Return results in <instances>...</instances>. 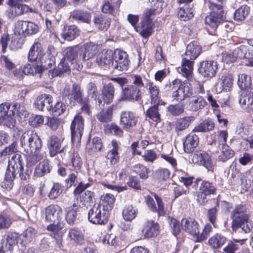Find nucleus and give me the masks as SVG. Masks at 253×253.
Returning <instances> with one entry per match:
<instances>
[{
    "label": "nucleus",
    "mask_w": 253,
    "mask_h": 253,
    "mask_svg": "<svg viewBox=\"0 0 253 253\" xmlns=\"http://www.w3.org/2000/svg\"><path fill=\"white\" fill-rule=\"evenodd\" d=\"M45 218L48 222L56 223L62 218L63 211L62 208L57 205H50L44 211Z\"/></svg>",
    "instance_id": "nucleus-17"
},
{
    "label": "nucleus",
    "mask_w": 253,
    "mask_h": 253,
    "mask_svg": "<svg viewBox=\"0 0 253 253\" xmlns=\"http://www.w3.org/2000/svg\"><path fill=\"white\" fill-rule=\"evenodd\" d=\"M68 237L75 243L82 244L84 241V236L82 232L77 228L69 229Z\"/></svg>",
    "instance_id": "nucleus-44"
},
{
    "label": "nucleus",
    "mask_w": 253,
    "mask_h": 253,
    "mask_svg": "<svg viewBox=\"0 0 253 253\" xmlns=\"http://www.w3.org/2000/svg\"><path fill=\"white\" fill-rule=\"evenodd\" d=\"M113 148L107 153L106 158L109 161L110 164L112 165L116 164L119 160V156L118 152V145L117 141L112 140L111 142Z\"/></svg>",
    "instance_id": "nucleus-42"
},
{
    "label": "nucleus",
    "mask_w": 253,
    "mask_h": 253,
    "mask_svg": "<svg viewBox=\"0 0 253 253\" xmlns=\"http://www.w3.org/2000/svg\"><path fill=\"white\" fill-rule=\"evenodd\" d=\"M120 101H142V92L140 88L133 84L127 85L122 88Z\"/></svg>",
    "instance_id": "nucleus-9"
},
{
    "label": "nucleus",
    "mask_w": 253,
    "mask_h": 253,
    "mask_svg": "<svg viewBox=\"0 0 253 253\" xmlns=\"http://www.w3.org/2000/svg\"><path fill=\"white\" fill-rule=\"evenodd\" d=\"M75 197L77 200L79 207H87L92 203L93 193L90 191H81L78 193L74 191Z\"/></svg>",
    "instance_id": "nucleus-25"
},
{
    "label": "nucleus",
    "mask_w": 253,
    "mask_h": 253,
    "mask_svg": "<svg viewBox=\"0 0 253 253\" xmlns=\"http://www.w3.org/2000/svg\"><path fill=\"white\" fill-rule=\"evenodd\" d=\"M63 190V187L59 183L53 184L49 194L48 197L51 200H54L59 196Z\"/></svg>",
    "instance_id": "nucleus-63"
},
{
    "label": "nucleus",
    "mask_w": 253,
    "mask_h": 253,
    "mask_svg": "<svg viewBox=\"0 0 253 253\" xmlns=\"http://www.w3.org/2000/svg\"><path fill=\"white\" fill-rule=\"evenodd\" d=\"M137 210L131 205L126 207L123 211L124 218L127 221H131L136 216Z\"/></svg>",
    "instance_id": "nucleus-55"
},
{
    "label": "nucleus",
    "mask_w": 253,
    "mask_h": 253,
    "mask_svg": "<svg viewBox=\"0 0 253 253\" xmlns=\"http://www.w3.org/2000/svg\"><path fill=\"white\" fill-rule=\"evenodd\" d=\"M233 82V77L232 75L222 76L215 85L217 92H221L222 90L228 91L232 87Z\"/></svg>",
    "instance_id": "nucleus-31"
},
{
    "label": "nucleus",
    "mask_w": 253,
    "mask_h": 253,
    "mask_svg": "<svg viewBox=\"0 0 253 253\" xmlns=\"http://www.w3.org/2000/svg\"><path fill=\"white\" fill-rule=\"evenodd\" d=\"M231 218L232 219V229L236 231L238 226L240 225L242 221L247 220L249 218L246 213V208L243 205H239L235 207L231 212Z\"/></svg>",
    "instance_id": "nucleus-11"
},
{
    "label": "nucleus",
    "mask_w": 253,
    "mask_h": 253,
    "mask_svg": "<svg viewBox=\"0 0 253 253\" xmlns=\"http://www.w3.org/2000/svg\"><path fill=\"white\" fill-rule=\"evenodd\" d=\"M195 119V118L192 116L177 119L173 124L175 131L179 132L187 129Z\"/></svg>",
    "instance_id": "nucleus-35"
},
{
    "label": "nucleus",
    "mask_w": 253,
    "mask_h": 253,
    "mask_svg": "<svg viewBox=\"0 0 253 253\" xmlns=\"http://www.w3.org/2000/svg\"><path fill=\"white\" fill-rule=\"evenodd\" d=\"M63 96L67 97L71 101L73 100L79 103H83V93L80 86L74 84L72 86L66 85L63 90Z\"/></svg>",
    "instance_id": "nucleus-15"
},
{
    "label": "nucleus",
    "mask_w": 253,
    "mask_h": 253,
    "mask_svg": "<svg viewBox=\"0 0 253 253\" xmlns=\"http://www.w3.org/2000/svg\"><path fill=\"white\" fill-rule=\"evenodd\" d=\"M45 56L41 44L37 42H35L31 47L28 53V59L31 62L44 64V56Z\"/></svg>",
    "instance_id": "nucleus-13"
},
{
    "label": "nucleus",
    "mask_w": 253,
    "mask_h": 253,
    "mask_svg": "<svg viewBox=\"0 0 253 253\" xmlns=\"http://www.w3.org/2000/svg\"><path fill=\"white\" fill-rule=\"evenodd\" d=\"M86 90L88 95L94 98L96 105L100 107L102 101L99 97V93L97 91L96 85L93 83H89L86 85Z\"/></svg>",
    "instance_id": "nucleus-46"
},
{
    "label": "nucleus",
    "mask_w": 253,
    "mask_h": 253,
    "mask_svg": "<svg viewBox=\"0 0 253 253\" xmlns=\"http://www.w3.org/2000/svg\"><path fill=\"white\" fill-rule=\"evenodd\" d=\"M23 171V166L21 156L19 154H15L9 160L5 172L4 185L6 189H10L12 188L13 179L18 174L21 176Z\"/></svg>",
    "instance_id": "nucleus-3"
},
{
    "label": "nucleus",
    "mask_w": 253,
    "mask_h": 253,
    "mask_svg": "<svg viewBox=\"0 0 253 253\" xmlns=\"http://www.w3.org/2000/svg\"><path fill=\"white\" fill-rule=\"evenodd\" d=\"M210 8L211 11L210 14L205 17V23L211 28L215 29L222 20L223 6L221 4L212 3Z\"/></svg>",
    "instance_id": "nucleus-5"
},
{
    "label": "nucleus",
    "mask_w": 253,
    "mask_h": 253,
    "mask_svg": "<svg viewBox=\"0 0 253 253\" xmlns=\"http://www.w3.org/2000/svg\"><path fill=\"white\" fill-rule=\"evenodd\" d=\"M114 54V51L111 49L103 50L98 55L97 63L101 68L109 67L110 65L112 66Z\"/></svg>",
    "instance_id": "nucleus-26"
},
{
    "label": "nucleus",
    "mask_w": 253,
    "mask_h": 253,
    "mask_svg": "<svg viewBox=\"0 0 253 253\" xmlns=\"http://www.w3.org/2000/svg\"><path fill=\"white\" fill-rule=\"evenodd\" d=\"M51 223L47 226L46 229L50 232V236L55 240L56 246L58 248L63 247V236L65 232L63 230V225L59 222Z\"/></svg>",
    "instance_id": "nucleus-14"
},
{
    "label": "nucleus",
    "mask_w": 253,
    "mask_h": 253,
    "mask_svg": "<svg viewBox=\"0 0 253 253\" xmlns=\"http://www.w3.org/2000/svg\"><path fill=\"white\" fill-rule=\"evenodd\" d=\"M114 54L113 68L121 72L126 71L130 62L128 54L126 52L118 49L114 51Z\"/></svg>",
    "instance_id": "nucleus-8"
},
{
    "label": "nucleus",
    "mask_w": 253,
    "mask_h": 253,
    "mask_svg": "<svg viewBox=\"0 0 253 253\" xmlns=\"http://www.w3.org/2000/svg\"><path fill=\"white\" fill-rule=\"evenodd\" d=\"M56 54L55 48L53 46H49L46 54L44 56V62H46V64L47 66V69L50 68L51 66L54 63L55 56Z\"/></svg>",
    "instance_id": "nucleus-57"
},
{
    "label": "nucleus",
    "mask_w": 253,
    "mask_h": 253,
    "mask_svg": "<svg viewBox=\"0 0 253 253\" xmlns=\"http://www.w3.org/2000/svg\"><path fill=\"white\" fill-rule=\"evenodd\" d=\"M25 21L19 20L17 21L14 25V35L20 37H25Z\"/></svg>",
    "instance_id": "nucleus-60"
},
{
    "label": "nucleus",
    "mask_w": 253,
    "mask_h": 253,
    "mask_svg": "<svg viewBox=\"0 0 253 253\" xmlns=\"http://www.w3.org/2000/svg\"><path fill=\"white\" fill-rule=\"evenodd\" d=\"M207 104L205 99L201 96H194L189 100V109L192 111H197L203 109Z\"/></svg>",
    "instance_id": "nucleus-38"
},
{
    "label": "nucleus",
    "mask_w": 253,
    "mask_h": 253,
    "mask_svg": "<svg viewBox=\"0 0 253 253\" xmlns=\"http://www.w3.org/2000/svg\"><path fill=\"white\" fill-rule=\"evenodd\" d=\"M137 122V117L134 113L125 111L121 113L120 125L125 130L129 131L131 128L136 125Z\"/></svg>",
    "instance_id": "nucleus-16"
},
{
    "label": "nucleus",
    "mask_w": 253,
    "mask_h": 253,
    "mask_svg": "<svg viewBox=\"0 0 253 253\" xmlns=\"http://www.w3.org/2000/svg\"><path fill=\"white\" fill-rule=\"evenodd\" d=\"M84 128V120L79 114L76 115L71 125V139L73 143H79Z\"/></svg>",
    "instance_id": "nucleus-10"
},
{
    "label": "nucleus",
    "mask_w": 253,
    "mask_h": 253,
    "mask_svg": "<svg viewBox=\"0 0 253 253\" xmlns=\"http://www.w3.org/2000/svg\"><path fill=\"white\" fill-rule=\"evenodd\" d=\"M47 69V66L46 62L44 64L32 62V64H26L23 67L22 72L25 75H35L38 74H41Z\"/></svg>",
    "instance_id": "nucleus-29"
},
{
    "label": "nucleus",
    "mask_w": 253,
    "mask_h": 253,
    "mask_svg": "<svg viewBox=\"0 0 253 253\" xmlns=\"http://www.w3.org/2000/svg\"><path fill=\"white\" fill-rule=\"evenodd\" d=\"M216 188L214 185L208 181L203 180L200 184L199 191L197 194V201L201 205H204L207 201V197L214 194Z\"/></svg>",
    "instance_id": "nucleus-12"
},
{
    "label": "nucleus",
    "mask_w": 253,
    "mask_h": 253,
    "mask_svg": "<svg viewBox=\"0 0 253 253\" xmlns=\"http://www.w3.org/2000/svg\"><path fill=\"white\" fill-rule=\"evenodd\" d=\"M202 48L197 42L189 43L187 46L185 57L192 60H195L200 54Z\"/></svg>",
    "instance_id": "nucleus-34"
},
{
    "label": "nucleus",
    "mask_w": 253,
    "mask_h": 253,
    "mask_svg": "<svg viewBox=\"0 0 253 253\" xmlns=\"http://www.w3.org/2000/svg\"><path fill=\"white\" fill-rule=\"evenodd\" d=\"M70 71V67L68 63L66 61V59L63 58L60 63L59 64L57 68L53 70V73L56 76H60L64 73H66Z\"/></svg>",
    "instance_id": "nucleus-59"
},
{
    "label": "nucleus",
    "mask_w": 253,
    "mask_h": 253,
    "mask_svg": "<svg viewBox=\"0 0 253 253\" xmlns=\"http://www.w3.org/2000/svg\"><path fill=\"white\" fill-rule=\"evenodd\" d=\"M80 35V31L75 25L65 26L61 33L62 37L68 41H72Z\"/></svg>",
    "instance_id": "nucleus-36"
},
{
    "label": "nucleus",
    "mask_w": 253,
    "mask_h": 253,
    "mask_svg": "<svg viewBox=\"0 0 253 253\" xmlns=\"http://www.w3.org/2000/svg\"><path fill=\"white\" fill-rule=\"evenodd\" d=\"M63 140V139L55 135H51L49 137L47 142V147L51 157H53L58 153H61L64 151V148L61 149Z\"/></svg>",
    "instance_id": "nucleus-23"
},
{
    "label": "nucleus",
    "mask_w": 253,
    "mask_h": 253,
    "mask_svg": "<svg viewBox=\"0 0 253 253\" xmlns=\"http://www.w3.org/2000/svg\"><path fill=\"white\" fill-rule=\"evenodd\" d=\"M226 241V238L220 234H216L209 240V243L213 248H218L222 246Z\"/></svg>",
    "instance_id": "nucleus-56"
},
{
    "label": "nucleus",
    "mask_w": 253,
    "mask_h": 253,
    "mask_svg": "<svg viewBox=\"0 0 253 253\" xmlns=\"http://www.w3.org/2000/svg\"><path fill=\"white\" fill-rule=\"evenodd\" d=\"M109 212L102 207L94 205L88 212V219L90 222L98 225H104L108 221Z\"/></svg>",
    "instance_id": "nucleus-6"
},
{
    "label": "nucleus",
    "mask_w": 253,
    "mask_h": 253,
    "mask_svg": "<svg viewBox=\"0 0 253 253\" xmlns=\"http://www.w3.org/2000/svg\"><path fill=\"white\" fill-rule=\"evenodd\" d=\"M246 241V239H233V241L229 242L227 245L224 248L223 251L225 253H235L239 250L240 245L237 243H239L240 245H243Z\"/></svg>",
    "instance_id": "nucleus-52"
},
{
    "label": "nucleus",
    "mask_w": 253,
    "mask_h": 253,
    "mask_svg": "<svg viewBox=\"0 0 253 253\" xmlns=\"http://www.w3.org/2000/svg\"><path fill=\"white\" fill-rule=\"evenodd\" d=\"M78 208V204L74 203L72 206L66 209V220L68 224H73L75 222Z\"/></svg>",
    "instance_id": "nucleus-48"
},
{
    "label": "nucleus",
    "mask_w": 253,
    "mask_h": 253,
    "mask_svg": "<svg viewBox=\"0 0 253 253\" xmlns=\"http://www.w3.org/2000/svg\"><path fill=\"white\" fill-rule=\"evenodd\" d=\"M115 88L112 83L105 84L102 88V94L104 103H111L114 99Z\"/></svg>",
    "instance_id": "nucleus-40"
},
{
    "label": "nucleus",
    "mask_w": 253,
    "mask_h": 253,
    "mask_svg": "<svg viewBox=\"0 0 253 253\" xmlns=\"http://www.w3.org/2000/svg\"><path fill=\"white\" fill-rule=\"evenodd\" d=\"M157 206H156L154 199L150 197H145V201L147 205L153 211L157 212L159 215H163L165 214L164 204L162 199L158 195H154Z\"/></svg>",
    "instance_id": "nucleus-27"
},
{
    "label": "nucleus",
    "mask_w": 253,
    "mask_h": 253,
    "mask_svg": "<svg viewBox=\"0 0 253 253\" xmlns=\"http://www.w3.org/2000/svg\"><path fill=\"white\" fill-rule=\"evenodd\" d=\"M181 228L193 237L196 242V237L199 233V224L193 218H184L181 220Z\"/></svg>",
    "instance_id": "nucleus-21"
},
{
    "label": "nucleus",
    "mask_w": 253,
    "mask_h": 253,
    "mask_svg": "<svg viewBox=\"0 0 253 253\" xmlns=\"http://www.w3.org/2000/svg\"><path fill=\"white\" fill-rule=\"evenodd\" d=\"M159 232V227L157 223L153 220H148L143 224L138 237L140 239L151 238L157 235Z\"/></svg>",
    "instance_id": "nucleus-18"
},
{
    "label": "nucleus",
    "mask_w": 253,
    "mask_h": 253,
    "mask_svg": "<svg viewBox=\"0 0 253 253\" xmlns=\"http://www.w3.org/2000/svg\"><path fill=\"white\" fill-rule=\"evenodd\" d=\"M214 127V123L210 119H207L196 126L193 131L194 132H205L212 130Z\"/></svg>",
    "instance_id": "nucleus-45"
},
{
    "label": "nucleus",
    "mask_w": 253,
    "mask_h": 253,
    "mask_svg": "<svg viewBox=\"0 0 253 253\" xmlns=\"http://www.w3.org/2000/svg\"><path fill=\"white\" fill-rule=\"evenodd\" d=\"M220 154L218 157V160L224 162L231 159L234 156V151L227 145H223L220 148Z\"/></svg>",
    "instance_id": "nucleus-53"
},
{
    "label": "nucleus",
    "mask_w": 253,
    "mask_h": 253,
    "mask_svg": "<svg viewBox=\"0 0 253 253\" xmlns=\"http://www.w3.org/2000/svg\"><path fill=\"white\" fill-rule=\"evenodd\" d=\"M241 179V185L245 191H247L251 188L253 189V168L246 172Z\"/></svg>",
    "instance_id": "nucleus-47"
},
{
    "label": "nucleus",
    "mask_w": 253,
    "mask_h": 253,
    "mask_svg": "<svg viewBox=\"0 0 253 253\" xmlns=\"http://www.w3.org/2000/svg\"><path fill=\"white\" fill-rule=\"evenodd\" d=\"M192 161L194 163L205 167L208 170H211L213 167L210 156L205 151H197L194 153Z\"/></svg>",
    "instance_id": "nucleus-22"
},
{
    "label": "nucleus",
    "mask_w": 253,
    "mask_h": 253,
    "mask_svg": "<svg viewBox=\"0 0 253 253\" xmlns=\"http://www.w3.org/2000/svg\"><path fill=\"white\" fill-rule=\"evenodd\" d=\"M52 97L49 94H42L38 97L35 102V107L42 111H51L52 109Z\"/></svg>",
    "instance_id": "nucleus-24"
},
{
    "label": "nucleus",
    "mask_w": 253,
    "mask_h": 253,
    "mask_svg": "<svg viewBox=\"0 0 253 253\" xmlns=\"http://www.w3.org/2000/svg\"><path fill=\"white\" fill-rule=\"evenodd\" d=\"M102 144L101 140L98 137H94L91 143H88L86 147V150L90 154L100 151L102 149Z\"/></svg>",
    "instance_id": "nucleus-50"
},
{
    "label": "nucleus",
    "mask_w": 253,
    "mask_h": 253,
    "mask_svg": "<svg viewBox=\"0 0 253 253\" xmlns=\"http://www.w3.org/2000/svg\"><path fill=\"white\" fill-rule=\"evenodd\" d=\"M217 69V62L214 61H203L198 69L199 73L206 78L213 77Z\"/></svg>",
    "instance_id": "nucleus-20"
},
{
    "label": "nucleus",
    "mask_w": 253,
    "mask_h": 253,
    "mask_svg": "<svg viewBox=\"0 0 253 253\" xmlns=\"http://www.w3.org/2000/svg\"><path fill=\"white\" fill-rule=\"evenodd\" d=\"M15 112L21 119L28 117V113L23 105L17 102L13 103L12 106L8 103L0 104V125L10 128H14L17 123L15 118Z\"/></svg>",
    "instance_id": "nucleus-2"
},
{
    "label": "nucleus",
    "mask_w": 253,
    "mask_h": 253,
    "mask_svg": "<svg viewBox=\"0 0 253 253\" xmlns=\"http://www.w3.org/2000/svg\"><path fill=\"white\" fill-rule=\"evenodd\" d=\"M93 22L99 30H106L110 25L111 20L106 17L99 15L94 17Z\"/></svg>",
    "instance_id": "nucleus-51"
},
{
    "label": "nucleus",
    "mask_w": 253,
    "mask_h": 253,
    "mask_svg": "<svg viewBox=\"0 0 253 253\" xmlns=\"http://www.w3.org/2000/svg\"><path fill=\"white\" fill-rule=\"evenodd\" d=\"M239 103L242 108L250 112L253 108V94L242 91L239 100Z\"/></svg>",
    "instance_id": "nucleus-33"
},
{
    "label": "nucleus",
    "mask_w": 253,
    "mask_h": 253,
    "mask_svg": "<svg viewBox=\"0 0 253 253\" xmlns=\"http://www.w3.org/2000/svg\"><path fill=\"white\" fill-rule=\"evenodd\" d=\"M178 15L181 20L186 21L193 16V10L188 4L180 7Z\"/></svg>",
    "instance_id": "nucleus-49"
},
{
    "label": "nucleus",
    "mask_w": 253,
    "mask_h": 253,
    "mask_svg": "<svg viewBox=\"0 0 253 253\" xmlns=\"http://www.w3.org/2000/svg\"><path fill=\"white\" fill-rule=\"evenodd\" d=\"M51 168L49 161L44 160L35 167L34 176L37 177L43 176L50 172Z\"/></svg>",
    "instance_id": "nucleus-37"
},
{
    "label": "nucleus",
    "mask_w": 253,
    "mask_h": 253,
    "mask_svg": "<svg viewBox=\"0 0 253 253\" xmlns=\"http://www.w3.org/2000/svg\"><path fill=\"white\" fill-rule=\"evenodd\" d=\"M10 6L13 7L15 14L16 15H20L24 13H36L37 12L35 9L30 7L26 4L14 3L13 5Z\"/></svg>",
    "instance_id": "nucleus-54"
},
{
    "label": "nucleus",
    "mask_w": 253,
    "mask_h": 253,
    "mask_svg": "<svg viewBox=\"0 0 253 253\" xmlns=\"http://www.w3.org/2000/svg\"><path fill=\"white\" fill-rule=\"evenodd\" d=\"M113 111L111 108L103 110L97 115V119L101 122L107 123L111 121Z\"/></svg>",
    "instance_id": "nucleus-62"
},
{
    "label": "nucleus",
    "mask_w": 253,
    "mask_h": 253,
    "mask_svg": "<svg viewBox=\"0 0 253 253\" xmlns=\"http://www.w3.org/2000/svg\"><path fill=\"white\" fill-rule=\"evenodd\" d=\"M154 9L146 11L141 20L140 25L135 30L144 38H148L152 34L153 23L151 16L154 14Z\"/></svg>",
    "instance_id": "nucleus-7"
},
{
    "label": "nucleus",
    "mask_w": 253,
    "mask_h": 253,
    "mask_svg": "<svg viewBox=\"0 0 253 253\" xmlns=\"http://www.w3.org/2000/svg\"><path fill=\"white\" fill-rule=\"evenodd\" d=\"M18 235L15 232H9L6 238V241L4 242L1 247L0 251L3 253H12L13 248L18 243Z\"/></svg>",
    "instance_id": "nucleus-28"
},
{
    "label": "nucleus",
    "mask_w": 253,
    "mask_h": 253,
    "mask_svg": "<svg viewBox=\"0 0 253 253\" xmlns=\"http://www.w3.org/2000/svg\"><path fill=\"white\" fill-rule=\"evenodd\" d=\"M199 137L193 133L188 134L183 142V149L185 152L191 153L194 151L199 144Z\"/></svg>",
    "instance_id": "nucleus-32"
},
{
    "label": "nucleus",
    "mask_w": 253,
    "mask_h": 253,
    "mask_svg": "<svg viewBox=\"0 0 253 253\" xmlns=\"http://www.w3.org/2000/svg\"><path fill=\"white\" fill-rule=\"evenodd\" d=\"M148 94L151 99V103H156L158 102V97L160 96V88L153 82L149 81L145 85Z\"/></svg>",
    "instance_id": "nucleus-41"
},
{
    "label": "nucleus",
    "mask_w": 253,
    "mask_h": 253,
    "mask_svg": "<svg viewBox=\"0 0 253 253\" xmlns=\"http://www.w3.org/2000/svg\"><path fill=\"white\" fill-rule=\"evenodd\" d=\"M238 84L241 89L249 87L251 84V79L246 74H242L239 76Z\"/></svg>",
    "instance_id": "nucleus-64"
},
{
    "label": "nucleus",
    "mask_w": 253,
    "mask_h": 253,
    "mask_svg": "<svg viewBox=\"0 0 253 253\" xmlns=\"http://www.w3.org/2000/svg\"><path fill=\"white\" fill-rule=\"evenodd\" d=\"M188 58L184 57L182 61L181 66L177 69L178 73L185 77L189 82H193V61Z\"/></svg>",
    "instance_id": "nucleus-19"
},
{
    "label": "nucleus",
    "mask_w": 253,
    "mask_h": 253,
    "mask_svg": "<svg viewBox=\"0 0 253 253\" xmlns=\"http://www.w3.org/2000/svg\"><path fill=\"white\" fill-rule=\"evenodd\" d=\"M72 15L73 18L82 21L84 22L88 23L90 20V14L81 10H76L73 11Z\"/></svg>",
    "instance_id": "nucleus-61"
},
{
    "label": "nucleus",
    "mask_w": 253,
    "mask_h": 253,
    "mask_svg": "<svg viewBox=\"0 0 253 253\" xmlns=\"http://www.w3.org/2000/svg\"><path fill=\"white\" fill-rule=\"evenodd\" d=\"M80 58L84 61L93 58L97 52V45L93 42H87L82 48Z\"/></svg>",
    "instance_id": "nucleus-30"
},
{
    "label": "nucleus",
    "mask_w": 253,
    "mask_h": 253,
    "mask_svg": "<svg viewBox=\"0 0 253 253\" xmlns=\"http://www.w3.org/2000/svg\"><path fill=\"white\" fill-rule=\"evenodd\" d=\"M115 201V198L113 194L106 193L101 196L99 204L97 205L109 212L113 209Z\"/></svg>",
    "instance_id": "nucleus-39"
},
{
    "label": "nucleus",
    "mask_w": 253,
    "mask_h": 253,
    "mask_svg": "<svg viewBox=\"0 0 253 253\" xmlns=\"http://www.w3.org/2000/svg\"><path fill=\"white\" fill-rule=\"evenodd\" d=\"M250 8L247 5H243L238 8L234 13V19L237 21H242L248 15Z\"/></svg>",
    "instance_id": "nucleus-58"
},
{
    "label": "nucleus",
    "mask_w": 253,
    "mask_h": 253,
    "mask_svg": "<svg viewBox=\"0 0 253 253\" xmlns=\"http://www.w3.org/2000/svg\"><path fill=\"white\" fill-rule=\"evenodd\" d=\"M192 82L182 81L176 79L170 83V88L172 91V96L177 101H183L193 94Z\"/></svg>",
    "instance_id": "nucleus-4"
},
{
    "label": "nucleus",
    "mask_w": 253,
    "mask_h": 253,
    "mask_svg": "<svg viewBox=\"0 0 253 253\" xmlns=\"http://www.w3.org/2000/svg\"><path fill=\"white\" fill-rule=\"evenodd\" d=\"M79 53H81V49L78 47H69L64 50L63 58L71 62L77 61L79 59Z\"/></svg>",
    "instance_id": "nucleus-43"
},
{
    "label": "nucleus",
    "mask_w": 253,
    "mask_h": 253,
    "mask_svg": "<svg viewBox=\"0 0 253 253\" xmlns=\"http://www.w3.org/2000/svg\"><path fill=\"white\" fill-rule=\"evenodd\" d=\"M20 145L25 152L30 154L27 158L28 166L35 165L45 156V152L42 150V140L34 130H28L22 133Z\"/></svg>",
    "instance_id": "nucleus-1"
}]
</instances>
